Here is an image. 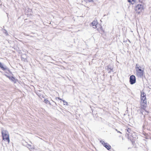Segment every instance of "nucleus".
I'll use <instances>...</instances> for the list:
<instances>
[{
    "label": "nucleus",
    "instance_id": "1",
    "mask_svg": "<svg viewBox=\"0 0 151 151\" xmlns=\"http://www.w3.org/2000/svg\"><path fill=\"white\" fill-rule=\"evenodd\" d=\"M142 67L138 64L136 65L135 67L137 76L139 78L142 77L144 73V69H142Z\"/></svg>",
    "mask_w": 151,
    "mask_h": 151
},
{
    "label": "nucleus",
    "instance_id": "2",
    "mask_svg": "<svg viewBox=\"0 0 151 151\" xmlns=\"http://www.w3.org/2000/svg\"><path fill=\"white\" fill-rule=\"evenodd\" d=\"M3 139L6 141L8 143L9 142V135L8 132L6 130H3L1 131Z\"/></svg>",
    "mask_w": 151,
    "mask_h": 151
},
{
    "label": "nucleus",
    "instance_id": "3",
    "mask_svg": "<svg viewBox=\"0 0 151 151\" xmlns=\"http://www.w3.org/2000/svg\"><path fill=\"white\" fill-rule=\"evenodd\" d=\"M141 105L143 107H146L147 105V100L146 97V94L144 92L141 93Z\"/></svg>",
    "mask_w": 151,
    "mask_h": 151
},
{
    "label": "nucleus",
    "instance_id": "4",
    "mask_svg": "<svg viewBox=\"0 0 151 151\" xmlns=\"http://www.w3.org/2000/svg\"><path fill=\"white\" fill-rule=\"evenodd\" d=\"M143 6L140 4H138L136 6L135 8V11L138 13H139L143 9Z\"/></svg>",
    "mask_w": 151,
    "mask_h": 151
},
{
    "label": "nucleus",
    "instance_id": "5",
    "mask_svg": "<svg viewBox=\"0 0 151 151\" xmlns=\"http://www.w3.org/2000/svg\"><path fill=\"white\" fill-rule=\"evenodd\" d=\"M136 78L134 76H131L129 78V82L131 84H133L136 82Z\"/></svg>",
    "mask_w": 151,
    "mask_h": 151
},
{
    "label": "nucleus",
    "instance_id": "6",
    "mask_svg": "<svg viewBox=\"0 0 151 151\" xmlns=\"http://www.w3.org/2000/svg\"><path fill=\"white\" fill-rule=\"evenodd\" d=\"M98 22L97 20H94L92 23V24L93 25V28L94 29H96L97 28L96 25L98 24Z\"/></svg>",
    "mask_w": 151,
    "mask_h": 151
},
{
    "label": "nucleus",
    "instance_id": "7",
    "mask_svg": "<svg viewBox=\"0 0 151 151\" xmlns=\"http://www.w3.org/2000/svg\"><path fill=\"white\" fill-rule=\"evenodd\" d=\"M104 146L108 150H109L111 149V147L110 145L107 143H106L105 144H104Z\"/></svg>",
    "mask_w": 151,
    "mask_h": 151
},
{
    "label": "nucleus",
    "instance_id": "8",
    "mask_svg": "<svg viewBox=\"0 0 151 151\" xmlns=\"http://www.w3.org/2000/svg\"><path fill=\"white\" fill-rule=\"evenodd\" d=\"M0 67L1 69L3 70H5L6 69V66H4L3 65H2L1 63L0 62Z\"/></svg>",
    "mask_w": 151,
    "mask_h": 151
},
{
    "label": "nucleus",
    "instance_id": "9",
    "mask_svg": "<svg viewBox=\"0 0 151 151\" xmlns=\"http://www.w3.org/2000/svg\"><path fill=\"white\" fill-rule=\"evenodd\" d=\"M113 70V68H112L111 67H109V66H108V68H107V70L108 71L109 73L112 70Z\"/></svg>",
    "mask_w": 151,
    "mask_h": 151
},
{
    "label": "nucleus",
    "instance_id": "10",
    "mask_svg": "<svg viewBox=\"0 0 151 151\" xmlns=\"http://www.w3.org/2000/svg\"><path fill=\"white\" fill-rule=\"evenodd\" d=\"M44 102H45L46 104H50V101L48 100L47 99H45Z\"/></svg>",
    "mask_w": 151,
    "mask_h": 151
},
{
    "label": "nucleus",
    "instance_id": "11",
    "mask_svg": "<svg viewBox=\"0 0 151 151\" xmlns=\"http://www.w3.org/2000/svg\"><path fill=\"white\" fill-rule=\"evenodd\" d=\"M27 147L29 149H32L33 147H32L31 145H30L29 144H28L27 145Z\"/></svg>",
    "mask_w": 151,
    "mask_h": 151
},
{
    "label": "nucleus",
    "instance_id": "12",
    "mask_svg": "<svg viewBox=\"0 0 151 151\" xmlns=\"http://www.w3.org/2000/svg\"><path fill=\"white\" fill-rule=\"evenodd\" d=\"M100 142L102 143V144L104 146V144H105L106 143L102 141V140H101Z\"/></svg>",
    "mask_w": 151,
    "mask_h": 151
},
{
    "label": "nucleus",
    "instance_id": "13",
    "mask_svg": "<svg viewBox=\"0 0 151 151\" xmlns=\"http://www.w3.org/2000/svg\"><path fill=\"white\" fill-rule=\"evenodd\" d=\"M132 0V1L131 2V4H134V3L136 1V0Z\"/></svg>",
    "mask_w": 151,
    "mask_h": 151
},
{
    "label": "nucleus",
    "instance_id": "14",
    "mask_svg": "<svg viewBox=\"0 0 151 151\" xmlns=\"http://www.w3.org/2000/svg\"><path fill=\"white\" fill-rule=\"evenodd\" d=\"M63 102L64 103V104L65 105V104H67V102L65 101V100H63Z\"/></svg>",
    "mask_w": 151,
    "mask_h": 151
},
{
    "label": "nucleus",
    "instance_id": "15",
    "mask_svg": "<svg viewBox=\"0 0 151 151\" xmlns=\"http://www.w3.org/2000/svg\"><path fill=\"white\" fill-rule=\"evenodd\" d=\"M127 131L129 132V133H130V131H131V130L130 129H127Z\"/></svg>",
    "mask_w": 151,
    "mask_h": 151
},
{
    "label": "nucleus",
    "instance_id": "16",
    "mask_svg": "<svg viewBox=\"0 0 151 151\" xmlns=\"http://www.w3.org/2000/svg\"><path fill=\"white\" fill-rule=\"evenodd\" d=\"M87 0L89 2H91L93 1V0Z\"/></svg>",
    "mask_w": 151,
    "mask_h": 151
},
{
    "label": "nucleus",
    "instance_id": "17",
    "mask_svg": "<svg viewBox=\"0 0 151 151\" xmlns=\"http://www.w3.org/2000/svg\"><path fill=\"white\" fill-rule=\"evenodd\" d=\"M116 131H117V132H119V133H121V134L122 133H121V132H120V131H117V130L116 129Z\"/></svg>",
    "mask_w": 151,
    "mask_h": 151
},
{
    "label": "nucleus",
    "instance_id": "18",
    "mask_svg": "<svg viewBox=\"0 0 151 151\" xmlns=\"http://www.w3.org/2000/svg\"><path fill=\"white\" fill-rule=\"evenodd\" d=\"M129 2H131V0H127Z\"/></svg>",
    "mask_w": 151,
    "mask_h": 151
},
{
    "label": "nucleus",
    "instance_id": "19",
    "mask_svg": "<svg viewBox=\"0 0 151 151\" xmlns=\"http://www.w3.org/2000/svg\"><path fill=\"white\" fill-rule=\"evenodd\" d=\"M58 98L59 99V100H62L61 99H60V98L59 97H58Z\"/></svg>",
    "mask_w": 151,
    "mask_h": 151
}]
</instances>
